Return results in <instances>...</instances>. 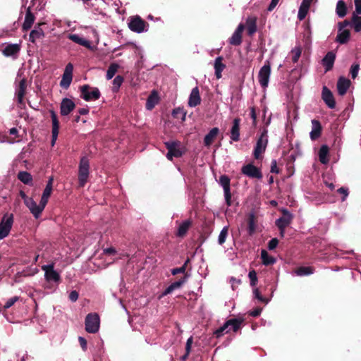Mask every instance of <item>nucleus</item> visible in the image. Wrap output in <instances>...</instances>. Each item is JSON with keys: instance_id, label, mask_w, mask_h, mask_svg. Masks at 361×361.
<instances>
[{"instance_id": "obj_5", "label": "nucleus", "mask_w": 361, "mask_h": 361, "mask_svg": "<svg viewBox=\"0 0 361 361\" xmlns=\"http://www.w3.org/2000/svg\"><path fill=\"white\" fill-rule=\"evenodd\" d=\"M81 97L87 102L95 101L99 99L101 93L99 90L89 85H84L80 87Z\"/></svg>"}, {"instance_id": "obj_4", "label": "nucleus", "mask_w": 361, "mask_h": 361, "mask_svg": "<svg viewBox=\"0 0 361 361\" xmlns=\"http://www.w3.org/2000/svg\"><path fill=\"white\" fill-rule=\"evenodd\" d=\"M268 145V132L264 130L258 137L253 151L255 159H259L262 154H263Z\"/></svg>"}, {"instance_id": "obj_27", "label": "nucleus", "mask_w": 361, "mask_h": 361, "mask_svg": "<svg viewBox=\"0 0 361 361\" xmlns=\"http://www.w3.org/2000/svg\"><path fill=\"white\" fill-rule=\"evenodd\" d=\"M44 25V23H42ZM42 24H37L35 28L30 32L29 36V40L35 43L37 39H40L44 37V32L41 27Z\"/></svg>"}, {"instance_id": "obj_11", "label": "nucleus", "mask_w": 361, "mask_h": 361, "mask_svg": "<svg viewBox=\"0 0 361 361\" xmlns=\"http://www.w3.org/2000/svg\"><path fill=\"white\" fill-rule=\"evenodd\" d=\"M25 204L29 209L30 213L36 219L40 217L41 214L46 207V204L41 200L37 204L32 197H31Z\"/></svg>"}, {"instance_id": "obj_31", "label": "nucleus", "mask_w": 361, "mask_h": 361, "mask_svg": "<svg viewBox=\"0 0 361 361\" xmlns=\"http://www.w3.org/2000/svg\"><path fill=\"white\" fill-rule=\"evenodd\" d=\"M68 38L72 40L73 42H74L75 43H77L80 45H82L89 49H92V47L91 45V42L83 38V37H80L77 34H70L68 35Z\"/></svg>"}, {"instance_id": "obj_50", "label": "nucleus", "mask_w": 361, "mask_h": 361, "mask_svg": "<svg viewBox=\"0 0 361 361\" xmlns=\"http://www.w3.org/2000/svg\"><path fill=\"white\" fill-rule=\"evenodd\" d=\"M248 277L250 281V286H255L257 283V276L256 271L255 270L250 271L248 274Z\"/></svg>"}, {"instance_id": "obj_42", "label": "nucleus", "mask_w": 361, "mask_h": 361, "mask_svg": "<svg viewBox=\"0 0 361 361\" xmlns=\"http://www.w3.org/2000/svg\"><path fill=\"white\" fill-rule=\"evenodd\" d=\"M256 225L255 222V215L254 214H250L248 218V226H247V232L250 235H252L255 232Z\"/></svg>"}, {"instance_id": "obj_60", "label": "nucleus", "mask_w": 361, "mask_h": 361, "mask_svg": "<svg viewBox=\"0 0 361 361\" xmlns=\"http://www.w3.org/2000/svg\"><path fill=\"white\" fill-rule=\"evenodd\" d=\"M337 191H338V192L343 195L342 201H345L348 195V188L341 187V188H338Z\"/></svg>"}, {"instance_id": "obj_53", "label": "nucleus", "mask_w": 361, "mask_h": 361, "mask_svg": "<svg viewBox=\"0 0 361 361\" xmlns=\"http://www.w3.org/2000/svg\"><path fill=\"white\" fill-rule=\"evenodd\" d=\"M189 260L188 259L185 263L180 267H178V268H175V269H173L171 270V274L173 275H176L178 274H181V273H184L185 271V269H186V265H187V263Z\"/></svg>"}, {"instance_id": "obj_54", "label": "nucleus", "mask_w": 361, "mask_h": 361, "mask_svg": "<svg viewBox=\"0 0 361 361\" xmlns=\"http://www.w3.org/2000/svg\"><path fill=\"white\" fill-rule=\"evenodd\" d=\"M224 198H225V201H226V204L228 207H230L231 206L232 204V202H231V189L230 190H224Z\"/></svg>"}, {"instance_id": "obj_18", "label": "nucleus", "mask_w": 361, "mask_h": 361, "mask_svg": "<svg viewBox=\"0 0 361 361\" xmlns=\"http://www.w3.org/2000/svg\"><path fill=\"white\" fill-rule=\"evenodd\" d=\"M51 121H52V139H51V145H54L56 142V140L59 134V122L58 121L57 116L54 110L49 111Z\"/></svg>"}, {"instance_id": "obj_51", "label": "nucleus", "mask_w": 361, "mask_h": 361, "mask_svg": "<svg viewBox=\"0 0 361 361\" xmlns=\"http://www.w3.org/2000/svg\"><path fill=\"white\" fill-rule=\"evenodd\" d=\"M20 299V297L18 296H14V297H12L11 298H9L8 300H7V301L6 302L5 305H4V308L5 309H8L10 308L11 307H12L17 301H18Z\"/></svg>"}, {"instance_id": "obj_2", "label": "nucleus", "mask_w": 361, "mask_h": 361, "mask_svg": "<svg viewBox=\"0 0 361 361\" xmlns=\"http://www.w3.org/2000/svg\"><path fill=\"white\" fill-rule=\"evenodd\" d=\"M242 322L243 320L240 319H231L226 321L222 326L216 329L214 334L216 337H221L224 334H227L231 331L236 332L240 329Z\"/></svg>"}, {"instance_id": "obj_10", "label": "nucleus", "mask_w": 361, "mask_h": 361, "mask_svg": "<svg viewBox=\"0 0 361 361\" xmlns=\"http://www.w3.org/2000/svg\"><path fill=\"white\" fill-rule=\"evenodd\" d=\"M13 223V214H6L0 222V240L7 237Z\"/></svg>"}, {"instance_id": "obj_34", "label": "nucleus", "mask_w": 361, "mask_h": 361, "mask_svg": "<svg viewBox=\"0 0 361 361\" xmlns=\"http://www.w3.org/2000/svg\"><path fill=\"white\" fill-rule=\"evenodd\" d=\"M329 154V147L326 145H323L321 146L319 150V159L322 164H327L329 161L328 159Z\"/></svg>"}, {"instance_id": "obj_14", "label": "nucleus", "mask_w": 361, "mask_h": 361, "mask_svg": "<svg viewBox=\"0 0 361 361\" xmlns=\"http://www.w3.org/2000/svg\"><path fill=\"white\" fill-rule=\"evenodd\" d=\"M245 29V25L242 23L239 24L233 33L232 36L228 39L230 44L238 46L242 43V34Z\"/></svg>"}, {"instance_id": "obj_37", "label": "nucleus", "mask_w": 361, "mask_h": 361, "mask_svg": "<svg viewBox=\"0 0 361 361\" xmlns=\"http://www.w3.org/2000/svg\"><path fill=\"white\" fill-rule=\"evenodd\" d=\"M347 13V7L343 0H339L336 4V14L339 18H343Z\"/></svg>"}, {"instance_id": "obj_36", "label": "nucleus", "mask_w": 361, "mask_h": 361, "mask_svg": "<svg viewBox=\"0 0 361 361\" xmlns=\"http://www.w3.org/2000/svg\"><path fill=\"white\" fill-rule=\"evenodd\" d=\"M18 178L24 184L32 185V176L27 171H20L18 174Z\"/></svg>"}, {"instance_id": "obj_41", "label": "nucleus", "mask_w": 361, "mask_h": 361, "mask_svg": "<svg viewBox=\"0 0 361 361\" xmlns=\"http://www.w3.org/2000/svg\"><path fill=\"white\" fill-rule=\"evenodd\" d=\"M172 116L177 119H180L181 121H184L186 117V111L183 108H176L172 111Z\"/></svg>"}, {"instance_id": "obj_8", "label": "nucleus", "mask_w": 361, "mask_h": 361, "mask_svg": "<svg viewBox=\"0 0 361 361\" xmlns=\"http://www.w3.org/2000/svg\"><path fill=\"white\" fill-rule=\"evenodd\" d=\"M271 75V64L269 61H266L264 66L260 68L258 73V81L262 87H268L269 78Z\"/></svg>"}, {"instance_id": "obj_7", "label": "nucleus", "mask_w": 361, "mask_h": 361, "mask_svg": "<svg viewBox=\"0 0 361 361\" xmlns=\"http://www.w3.org/2000/svg\"><path fill=\"white\" fill-rule=\"evenodd\" d=\"M165 146L168 149L166 158L172 161L173 157H182L183 152L180 148V142L178 141H168L166 142Z\"/></svg>"}, {"instance_id": "obj_35", "label": "nucleus", "mask_w": 361, "mask_h": 361, "mask_svg": "<svg viewBox=\"0 0 361 361\" xmlns=\"http://www.w3.org/2000/svg\"><path fill=\"white\" fill-rule=\"evenodd\" d=\"M261 258L263 264L266 266L274 264L276 261V259L274 257L269 255L265 250H262L261 251Z\"/></svg>"}, {"instance_id": "obj_45", "label": "nucleus", "mask_w": 361, "mask_h": 361, "mask_svg": "<svg viewBox=\"0 0 361 361\" xmlns=\"http://www.w3.org/2000/svg\"><path fill=\"white\" fill-rule=\"evenodd\" d=\"M73 76L63 74L62 79L60 81V86L64 89L69 87L72 82Z\"/></svg>"}, {"instance_id": "obj_21", "label": "nucleus", "mask_w": 361, "mask_h": 361, "mask_svg": "<svg viewBox=\"0 0 361 361\" xmlns=\"http://www.w3.org/2000/svg\"><path fill=\"white\" fill-rule=\"evenodd\" d=\"M20 49V47L18 44H9L4 48L2 53L5 56L16 58Z\"/></svg>"}, {"instance_id": "obj_9", "label": "nucleus", "mask_w": 361, "mask_h": 361, "mask_svg": "<svg viewBox=\"0 0 361 361\" xmlns=\"http://www.w3.org/2000/svg\"><path fill=\"white\" fill-rule=\"evenodd\" d=\"M148 24L138 16L130 18L128 22L129 29L137 33L146 32L147 30L146 28Z\"/></svg>"}, {"instance_id": "obj_15", "label": "nucleus", "mask_w": 361, "mask_h": 361, "mask_svg": "<svg viewBox=\"0 0 361 361\" xmlns=\"http://www.w3.org/2000/svg\"><path fill=\"white\" fill-rule=\"evenodd\" d=\"M293 214L287 209L283 210V216L279 218L276 221V226L279 228H286L292 221Z\"/></svg>"}, {"instance_id": "obj_20", "label": "nucleus", "mask_w": 361, "mask_h": 361, "mask_svg": "<svg viewBox=\"0 0 361 361\" xmlns=\"http://www.w3.org/2000/svg\"><path fill=\"white\" fill-rule=\"evenodd\" d=\"M240 119L239 118L233 119L230 136L232 141L238 142L240 140Z\"/></svg>"}, {"instance_id": "obj_3", "label": "nucleus", "mask_w": 361, "mask_h": 361, "mask_svg": "<svg viewBox=\"0 0 361 361\" xmlns=\"http://www.w3.org/2000/svg\"><path fill=\"white\" fill-rule=\"evenodd\" d=\"M90 173L89 159L86 157L80 159L78 169V183L80 187H84L87 182Z\"/></svg>"}, {"instance_id": "obj_62", "label": "nucleus", "mask_w": 361, "mask_h": 361, "mask_svg": "<svg viewBox=\"0 0 361 361\" xmlns=\"http://www.w3.org/2000/svg\"><path fill=\"white\" fill-rule=\"evenodd\" d=\"M73 66L71 63H69L66 65L63 74L73 76Z\"/></svg>"}, {"instance_id": "obj_16", "label": "nucleus", "mask_w": 361, "mask_h": 361, "mask_svg": "<svg viewBox=\"0 0 361 361\" xmlns=\"http://www.w3.org/2000/svg\"><path fill=\"white\" fill-rule=\"evenodd\" d=\"M322 97L325 104L329 109H334L336 102L331 90L326 86H324L322 92Z\"/></svg>"}, {"instance_id": "obj_57", "label": "nucleus", "mask_w": 361, "mask_h": 361, "mask_svg": "<svg viewBox=\"0 0 361 361\" xmlns=\"http://www.w3.org/2000/svg\"><path fill=\"white\" fill-rule=\"evenodd\" d=\"M253 294L258 300L262 302H268V300L260 294L259 290L257 288L253 290Z\"/></svg>"}, {"instance_id": "obj_55", "label": "nucleus", "mask_w": 361, "mask_h": 361, "mask_svg": "<svg viewBox=\"0 0 361 361\" xmlns=\"http://www.w3.org/2000/svg\"><path fill=\"white\" fill-rule=\"evenodd\" d=\"M224 198H225V201H226V204L228 207H230L231 206L232 204V202H231V189L230 190H224Z\"/></svg>"}, {"instance_id": "obj_64", "label": "nucleus", "mask_w": 361, "mask_h": 361, "mask_svg": "<svg viewBox=\"0 0 361 361\" xmlns=\"http://www.w3.org/2000/svg\"><path fill=\"white\" fill-rule=\"evenodd\" d=\"M261 312H262L261 308H256V309L250 311L249 314L252 317H258L261 314Z\"/></svg>"}, {"instance_id": "obj_22", "label": "nucleus", "mask_w": 361, "mask_h": 361, "mask_svg": "<svg viewBox=\"0 0 361 361\" xmlns=\"http://www.w3.org/2000/svg\"><path fill=\"white\" fill-rule=\"evenodd\" d=\"M35 20V15L32 13L31 9L28 7L26 10L25 20L22 26L23 31H27L31 28Z\"/></svg>"}, {"instance_id": "obj_56", "label": "nucleus", "mask_w": 361, "mask_h": 361, "mask_svg": "<svg viewBox=\"0 0 361 361\" xmlns=\"http://www.w3.org/2000/svg\"><path fill=\"white\" fill-rule=\"evenodd\" d=\"M154 93V92H153L152 94L148 97L147 101L146 106L147 109L149 110H151L154 107V104H153L152 102L154 101V99H157V96L153 95Z\"/></svg>"}, {"instance_id": "obj_49", "label": "nucleus", "mask_w": 361, "mask_h": 361, "mask_svg": "<svg viewBox=\"0 0 361 361\" xmlns=\"http://www.w3.org/2000/svg\"><path fill=\"white\" fill-rule=\"evenodd\" d=\"M123 82V78L121 75L116 76L114 78V79L113 80V85H114L113 90L114 92H116L119 89L121 85H122Z\"/></svg>"}, {"instance_id": "obj_23", "label": "nucleus", "mask_w": 361, "mask_h": 361, "mask_svg": "<svg viewBox=\"0 0 361 361\" xmlns=\"http://www.w3.org/2000/svg\"><path fill=\"white\" fill-rule=\"evenodd\" d=\"M350 85V80L344 77H340L337 82V90L339 95H344Z\"/></svg>"}, {"instance_id": "obj_44", "label": "nucleus", "mask_w": 361, "mask_h": 361, "mask_svg": "<svg viewBox=\"0 0 361 361\" xmlns=\"http://www.w3.org/2000/svg\"><path fill=\"white\" fill-rule=\"evenodd\" d=\"M298 276H308L314 273V269L310 267H301L296 271Z\"/></svg>"}, {"instance_id": "obj_25", "label": "nucleus", "mask_w": 361, "mask_h": 361, "mask_svg": "<svg viewBox=\"0 0 361 361\" xmlns=\"http://www.w3.org/2000/svg\"><path fill=\"white\" fill-rule=\"evenodd\" d=\"M322 133V126L318 120H312V130L310 133V137L312 140L319 138Z\"/></svg>"}, {"instance_id": "obj_39", "label": "nucleus", "mask_w": 361, "mask_h": 361, "mask_svg": "<svg viewBox=\"0 0 361 361\" xmlns=\"http://www.w3.org/2000/svg\"><path fill=\"white\" fill-rule=\"evenodd\" d=\"M190 225L191 221L190 220H185L183 222H182L178 226L177 235L180 237L185 235L188 232Z\"/></svg>"}, {"instance_id": "obj_24", "label": "nucleus", "mask_w": 361, "mask_h": 361, "mask_svg": "<svg viewBox=\"0 0 361 361\" xmlns=\"http://www.w3.org/2000/svg\"><path fill=\"white\" fill-rule=\"evenodd\" d=\"M312 1L313 0H302L298 13V18L300 20L305 18Z\"/></svg>"}, {"instance_id": "obj_52", "label": "nucleus", "mask_w": 361, "mask_h": 361, "mask_svg": "<svg viewBox=\"0 0 361 361\" xmlns=\"http://www.w3.org/2000/svg\"><path fill=\"white\" fill-rule=\"evenodd\" d=\"M359 69L360 65L357 63L351 66L350 72L353 79H355L357 76Z\"/></svg>"}, {"instance_id": "obj_1", "label": "nucleus", "mask_w": 361, "mask_h": 361, "mask_svg": "<svg viewBox=\"0 0 361 361\" xmlns=\"http://www.w3.org/2000/svg\"><path fill=\"white\" fill-rule=\"evenodd\" d=\"M354 3L355 11L353 13L351 25L356 32H359L361 31V0H354ZM349 25H350V23L348 20L338 23L339 31L343 30Z\"/></svg>"}, {"instance_id": "obj_58", "label": "nucleus", "mask_w": 361, "mask_h": 361, "mask_svg": "<svg viewBox=\"0 0 361 361\" xmlns=\"http://www.w3.org/2000/svg\"><path fill=\"white\" fill-rule=\"evenodd\" d=\"M279 244V240L277 238H274L270 240L268 243V249L269 250H274Z\"/></svg>"}, {"instance_id": "obj_43", "label": "nucleus", "mask_w": 361, "mask_h": 361, "mask_svg": "<svg viewBox=\"0 0 361 361\" xmlns=\"http://www.w3.org/2000/svg\"><path fill=\"white\" fill-rule=\"evenodd\" d=\"M230 178L226 175H222L219 177V183L223 188L224 191L230 190Z\"/></svg>"}, {"instance_id": "obj_47", "label": "nucleus", "mask_w": 361, "mask_h": 361, "mask_svg": "<svg viewBox=\"0 0 361 361\" xmlns=\"http://www.w3.org/2000/svg\"><path fill=\"white\" fill-rule=\"evenodd\" d=\"M52 188L49 186H46L41 197V201L43 202L46 205L48 202L49 198L51 194Z\"/></svg>"}, {"instance_id": "obj_33", "label": "nucleus", "mask_w": 361, "mask_h": 361, "mask_svg": "<svg viewBox=\"0 0 361 361\" xmlns=\"http://www.w3.org/2000/svg\"><path fill=\"white\" fill-rule=\"evenodd\" d=\"M222 60L223 58L221 56H218L214 61L215 75L217 79L221 78V73L226 67L225 64L222 63Z\"/></svg>"}, {"instance_id": "obj_13", "label": "nucleus", "mask_w": 361, "mask_h": 361, "mask_svg": "<svg viewBox=\"0 0 361 361\" xmlns=\"http://www.w3.org/2000/svg\"><path fill=\"white\" fill-rule=\"evenodd\" d=\"M42 269L44 271V276L47 281L59 282L60 281V275L54 270L53 264L44 265Z\"/></svg>"}, {"instance_id": "obj_48", "label": "nucleus", "mask_w": 361, "mask_h": 361, "mask_svg": "<svg viewBox=\"0 0 361 361\" xmlns=\"http://www.w3.org/2000/svg\"><path fill=\"white\" fill-rule=\"evenodd\" d=\"M228 228L227 226H224L221 231L219 237H218V243L219 245H223L228 235Z\"/></svg>"}, {"instance_id": "obj_46", "label": "nucleus", "mask_w": 361, "mask_h": 361, "mask_svg": "<svg viewBox=\"0 0 361 361\" xmlns=\"http://www.w3.org/2000/svg\"><path fill=\"white\" fill-rule=\"evenodd\" d=\"M291 53L293 54L292 61L293 63H297L301 56L302 49L300 46L295 47L292 50Z\"/></svg>"}, {"instance_id": "obj_30", "label": "nucleus", "mask_w": 361, "mask_h": 361, "mask_svg": "<svg viewBox=\"0 0 361 361\" xmlns=\"http://www.w3.org/2000/svg\"><path fill=\"white\" fill-rule=\"evenodd\" d=\"M186 281L187 276H185L178 281L172 283L165 289L162 293V295H167L171 293L174 290L180 288L186 282Z\"/></svg>"}, {"instance_id": "obj_6", "label": "nucleus", "mask_w": 361, "mask_h": 361, "mask_svg": "<svg viewBox=\"0 0 361 361\" xmlns=\"http://www.w3.org/2000/svg\"><path fill=\"white\" fill-rule=\"evenodd\" d=\"M100 319L98 314L90 313L85 320V330L88 333L95 334L99 329Z\"/></svg>"}, {"instance_id": "obj_63", "label": "nucleus", "mask_w": 361, "mask_h": 361, "mask_svg": "<svg viewBox=\"0 0 361 361\" xmlns=\"http://www.w3.org/2000/svg\"><path fill=\"white\" fill-rule=\"evenodd\" d=\"M78 341L82 349L85 351L87 350V341L86 339L82 336L78 338Z\"/></svg>"}, {"instance_id": "obj_59", "label": "nucleus", "mask_w": 361, "mask_h": 361, "mask_svg": "<svg viewBox=\"0 0 361 361\" xmlns=\"http://www.w3.org/2000/svg\"><path fill=\"white\" fill-rule=\"evenodd\" d=\"M270 172L273 173H279L280 171L279 168L277 167V161L276 159H273L271 163V169Z\"/></svg>"}, {"instance_id": "obj_28", "label": "nucleus", "mask_w": 361, "mask_h": 361, "mask_svg": "<svg viewBox=\"0 0 361 361\" xmlns=\"http://www.w3.org/2000/svg\"><path fill=\"white\" fill-rule=\"evenodd\" d=\"M219 133V129L216 127L212 128L209 132L204 136V145L209 147L213 143Z\"/></svg>"}, {"instance_id": "obj_26", "label": "nucleus", "mask_w": 361, "mask_h": 361, "mask_svg": "<svg viewBox=\"0 0 361 361\" xmlns=\"http://www.w3.org/2000/svg\"><path fill=\"white\" fill-rule=\"evenodd\" d=\"M26 90V79L23 78L19 82L18 86L16 89V95L17 97V101L19 104H22L23 101V97L25 94Z\"/></svg>"}, {"instance_id": "obj_38", "label": "nucleus", "mask_w": 361, "mask_h": 361, "mask_svg": "<svg viewBox=\"0 0 361 361\" xmlns=\"http://www.w3.org/2000/svg\"><path fill=\"white\" fill-rule=\"evenodd\" d=\"M350 38V32L348 30H343L338 32L336 36V42L340 44H345Z\"/></svg>"}, {"instance_id": "obj_17", "label": "nucleus", "mask_w": 361, "mask_h": 361, "mask_svg": "<svg viewBox=\"0 0 361 361\" xmlns=\"http://www.w3.org/2000/svg\"><path fill=\"white\" fill-rule=\"evenodd\" d=\"M75 107V103L68 98L62 99L60 106V113L61 116H68Z\"/></svg>"}, {"instance_id": "obj_12", "label": "nucleus", "mask_w": 361, "mask_h": 361, "mask_svg": "<svg viewBox=\"0 0 361 361\" xmlns=\"http://www.w3.org/2000/svg\"><path fill=\"white\" fill-rule=\"evenodd\" d=\"M241 172L245 176L251 178L261 180L263 177L261 170L252 164L244 165L241 169Z\"/></svg>"}, {"instance_id": "obj_19", "label": "nucleus", "mask_w": 361, "mask_h": 361, "mask_svg": "<svg viewBox=\"0 0 361 361\" xmlns=\"http://www.w3.org/2000/svg\"><path fill=\"white\" fill-rule=\"evenodd\" d=\"M201 103V97L200 90L197 86L195 87L192 90L188 99V106L190 107H195Z\"/></svg>"}, {"instance_id": "obj_32", "label": "nucleus", "mask_w": 361, "mask_h": 361, "mask_svg": "<svg viewBox=\"0 0 361 361\" xmlns=\"http://www.w3.org/2000/svg\"><path fill=\"white\" fill-rule=\"evenodd\" d=\"M246 27L248 35L252 36L256 32L257 19L255 17H248L246 19Z\"/></svg>"}, {"instance_id": "obj_29", "label": "nucleus", "mask_w": 361, "mask_h": 361, "mask_svg": "<svg viewBox=\"0 0 361 361\" xmlns=\"http://www.w3.org/2000/svg\"><path fill=\"white\" fill-rule=\"evenodd\" d=\"M336 55L332 51H329L322 59V65L325 67V71H330L334 63Z\"/></svg>"}, {"instance_id": "obj_61", "label": "nucleus", "mask_w": 361, "mask_h": 361, "mask_svg": "<svg viewBox=\"0 0 361 361\" xmlns=\"http://www.w3.org/2000/svg\"><path fill=\"white\" fill-rule=\"evenodd\" d=\"M79 294L76 290H72L69 294V300L71 302H75L78 299Z\"/></svg>"}, {"instance_id": "obj_40", "label": "nucleus", "mask_w": 361, "mask_h": 361, "mask_svg": "<svg viewBox=\"0 0 361 361\" xmlns=\"http://www.w3.org/2000/svg\"><path fill=\"white\" fill-rule=\"evenodd\" d=\"M118 68H119V65L118 64H117L116 63H111L109 66V68L107 69V71H106V80H109L112 79L114 78V76L115 75V74L117 72Z\"/></svg>"}]
</instances>
